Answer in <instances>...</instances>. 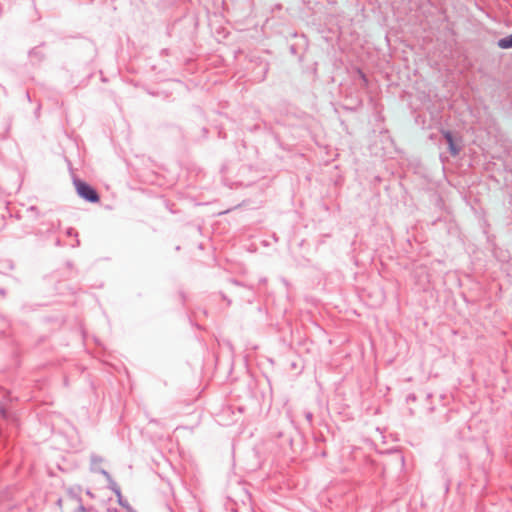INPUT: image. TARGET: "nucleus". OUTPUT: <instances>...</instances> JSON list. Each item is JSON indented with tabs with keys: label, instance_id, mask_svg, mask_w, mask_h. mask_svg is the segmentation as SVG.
Segmentation results:
<instances>
[{
	"label": "nucleus",
	"instance_id": "1",
	"mask_svg": "<svg viewBox=\"0 0 512 512\" xmlns=\"http://www.w3.org/2000/svg\"><path fill=\"white\" fill-rule=\"evenodd\" d=\"M74 186L77 191V194L81 198L93 203L99 201V195L97 194V192L84 181L78 179L74 180Z\"/></svg>",
	"mask_w": 512,
	"mask_h": 512
},
{
	"label": "nucleus",
	"instance_id": "2",
	"mask_svg": "<svg viewBox=\"0 0 512 512\" xmlns=\"http://www.w3.org/2000/svg\"><path fill=\"white\" fill-rule=\"evenodd\" d=\"M443 134L446 141L448 142L451 154L456 156L459 153L460 148L455 145L452 134L449 131H445Z\"/></svg>",
	"mask_w": 512,
	"mask_h": 512
},
{
	"label": "nucleus",
	"instance_id": "3",
	"mask_svg": "<svg viewBox=\"0 0 512 512\" xmlns=\"http://www.w3.org/2000/svg\"><path fill=\"white\" fill-rule=\"evenodd\" d=\"M498 46L502 49H509L512 48V34L502 38L498 41Z\"/></svg>",
	"mask_w": 512,
	"mask_h": 512
},
{
	"label": "nucleus",
	"instance_id": "4",
	"mask_svg": "<svg viewBox=\"0 0 512 512\" xmlns=\"http://www.w3.org/2000/svg\"><path fill=\"white\" fill-rule=\"evenodd\" d=\"M79 511L80 512H85L84 508L81 505L79 506Z\"/></svg>",
	"mask_w": 512,
	"mask_h": 512
}]
</instances>
